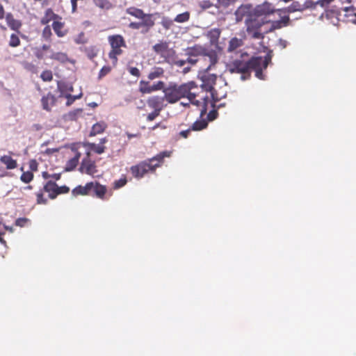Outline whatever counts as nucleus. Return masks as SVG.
Wrapping results in <instances>:
<instances>
[{"label":"nucleus","mask_w":356,"mask_h":356,"mask_svg":"<svg viewBox=\"0 0 356 356\" xmlns=\"http://www.w3.org/2000/svg\"><path fill=\"white\" fill-rule=\"evenodd\" d=\"M268 21L269 22L268 23H270V27L268 31L265 32L266 33L273 32L275 30L288 26L291 24V19L289 15H284L281 17V19L280 20Z\"/></svg>","instance_id":"obj_16"},{"label":"nucleus","mask_w":356,"mask_h":356,"mask_svg":"<svg viewBox=\"0 0 356 356\" xmlns=\"http://www.w3.org/2000/svg\"><path fill=\"white\" fill-rule=\"evenodd\" d=\"M92 192L95 193L96 197L100 199H104V195L107 191L106 187L104 185L100 184L97 181H92Z\"/></svg>","instance_id":"obj_26"},{"label":"nucleus","mask_w":356,"mask_h":356,"mask_svg":"<svg viewBox=\"0 0 356 356\" xmlns=\"http://www.w3.org/2000/svg\"><path fill=\"white\" fill-rule=\"evenodd\" d=\"M161 111L154 110L152 113H149L147 116V121H153L156 117L160 115Z\"/></svg>","instance_id":"obj_57"},{"label":"nucleus","mask_w":356,"mask_h":356,"mask_svg":"<svg viewBox=\"0 0 356 356\" xmlns=\"http://www.w3.org/2000/svg\"><path fill=\"white\" fill-rule=\"evenodd\" d=\"M95 5L103 10H109L113 8V4L108 0H93Z\"/></svg>","instance_id":"obj_34"},{"label":"nucleus","mask_w":356,"mask_h":356,"mask_svg":"<svg viewBox=\"0 0 356 356\" xmlns=\"http://www.w3.org/2000/svg\"><path fill=\"white\" fill-rule=\"evenodd\" d=\"M218 8L223 7V8H227L231 4L235 3L236 0H217Z\"/></svg>","instance_id":"obj_50"},{"label":"nucleus","mask_w":356,"mask_h":356,"mask_svg":"<svg viewBox=\"0 0 356 356\" xmlns=\"http://www.w3.org/2000/svg\"><path fill=\"white\" fill-rule=\"evenodd\" d=\"M202 83L201 85L202 90H205L206 92H210L211 95V97L214 101H218L219 98L216 97L214 95V85L216 84L217 76L215 74H210L209 72H205L202 76Z\"/></svg>","instance_id":"obj_10"},{"label":"nucleus","mask_w":356,"mask_h":356,"mask_svg":"<svg viewBox=\"0 0 356 356\" xmlns=\"http://www.w3.org/2000/svg\"><path fill=\"white\" fill-rule=\"evenodd\" d=\"M40 78L44 81H51L53 79V74L51 70H44L41 74Z\"/></svg>","instance_id":"obj_47"},{"label":"nucleus","mask_w":356,"mask_h":356,"mask_svg":"<svg viewBox=\"0 0 356 356\" xmlns=\"http://www.w3.org/2000/svg\"><path fill=\"white\" fill-rule=\"evenodd\" d=\"M81 96H82L81 93L78 95H72L70 94L65 95V97L67 99L66 106H69L72 105L76 99H80L81 97Z\"/></svg>","instance_id":"obj_48"},{"label":"nucleus","mask_w":356,"mask_h":356,"mask_svg":"<svg viewBox=\"0 0 356 356\" xmlns=\"http://www.w3.org/2000/svg\"><path fill=\"white\" fill-rule=\"evenodd\" d=\"M43 190H40L36 193L37 203L39 204H46L47 200L44 197Z\"/></svg>","instance_id":"obj_51"},{"label":"nucleus","mask_w":356,"mask_h":356,"mask_svg":"<svg viewBox=\"0 0 356 356\" xmlns=\"http://www.w3.org/2000/svg\"><path fill=\"white\" fill-rule=\"evenodd\" d=\"M108 41L111 46V50L108 53V58L112 60V63L115 66L118 63V57L122 54V47H126V42L121 35H112L108 37Z\"/></svg>","instance_id":"obj_6"},{"label":"nucleus","mask_w":356,"mask_h":356,"mask_svg":"<svg viewBox=\"0 0 356 356\" xmlns=\"http://www.w3.org/2000/svg\"><path fill=\"white\" fill-rule=\"evenodd\" d=\"M165 88V83L163 81H159L150 85L151 93L153 92L162 90L164 91Z\"/></svg>","instance_id":"obj_39"},{"label":"nucleus","mask_w":356,"mask_h":356,"mask_svg":"<svg viewBox=\"0 0 356 356\" xmlns=\"http://www.w3.org/2000/svg\"><path fill=\"white\" fill-rule=\"evenodd\" d=\"M65 23L62 19H56L52 23V29L58 37H64L67 33V30L64 29Z\"/></svg>","instance_id":"obj_24"},{"label":"nucleus","mask_w":356,"mask_h":356,"mask_svg":"<svg viewBox=\"0 0 356 356\" xmlns=\"http://www.w3.org/2000/svg\"><path fill=\"white\" fill-rule=\"evenodd\" d=\"M128 71L131 75H133L136 77H139L140 76V70L136 67H129Z\"/></svg>","instance_id":"obj_56"},{"label":"nucleus","mask_w":356,"mask_h":356,"mask_svg":"<svg viewBox=\"0 0 356 356\" xmlns=\"http://www.w3.org/2000/svg\"><path fill=\"white\" fill-rule=\"evenodd\" d=\"M268 22L263 18L259 19L254 15L250 16V18H246L245 24L248 35L252 39H263L265 33L261 31V27Z\"/></svg>","instance_id":"obj_4"},{"label":"nucleus","mask_w":356,"mask_h":356,"mask_svg":"<svg viewBox=\"0 0 356 356\" xmlns=\"http://www.w3.org/2000/svg\"><path fill=\"white\" fill-rule=\"evenodd\" d=\"M84 51L88 58L92 60L97 56L99 49L96 46H89L85 47Z\"/></svg>","instance_id":"obj_35"},{"label":"nucleus","mask_w":356,"mask_h":356,"mask_svg":"<svg viewBox=\"0 0 356 356\" xmlns=\"http://www.w3.org/2000/svg\"><path fill=\"white\" fill-rule=\"evenodd\" d=\"M111 71V67L108 65H105L102 67L98 74V80H101L106 75L108 74Z\"/></svg>","instance_id":"obj_46"},{"label":"nucleus","mask_w":356,"mask_h":356,"mask_svg":"<svg viewBox=\"0 0 356 356\" xmlns=\"http://www.w3.org/2000/svg\"><path fill=\"white\" fill-rule=\"evenodd\" d=\"M51 35V29L49 25H47L42 30V36L45 40L50 41Z\"/></svg>","instance_id":"obj_44"},{"label":"nucleus","mask_w":356,"mask_h":356,"mask_svg":"<svg viewBox=\"0 0 356 356\" xmlns=\"http://www.w3.org/2000/svg\"><path fill=\"white\" fill-rule=\"evenodd\" d=\"M213 6V3L210 0H203L199 2V6L203 10L210 8Z\"/></svg>","instance_id":"obj_52"},{"label":"nucleus","mask_w":356,"mask_h":356,"mask_svg":"<svg viewBox=\"0 0 356 356\" xmlns=\"http://www.w3.org/2000/svg\"><path fill=\"white\" fill-rule=\"evenodd\" d=\"M164 70L161 67H154L147 75V78L149 80H154L156 79L161 78L164 75Z\"/></svg>","instance_id":"obj_27"},{"label":"nucleus","mask_w":356,"mask_h":356,"mask_svg":"<svg viewBox=\"0 0 356 356\" xmlns=\"http://www.w3.org/2000/svg\"><path fill=\"white\" fill-rule=\"evenodd\" d=\"M0 161L6 165L8 170L15 169L17 166V161L8 155L2 156Z\"/></svg>","instance_id":"obj_28"},{"label":"nucleus","mask_w":356,"mask_h":356,"mask_svg":"<svg viewBox=\"0 0 356 356\" xmlns=\"http://www.w3.org/2000/svg\"><path fill=\"white\" fill-rule=\"evenodd\" d=\"M193 131V129H191V127L188 129L187 130H184V131H181L180 133H179V135L184 138H188L189 134L191 133V131Z\"/></svg>","instance_id":"obj_60"},{"label":"nucleus","mask_w":356,"mask_h":356,"mask_svg":"<svg viewBox=\"0 0 356 356\" xmlns=\"http://www.w3.org/2000/svg\"><path fill=\"white\" fill-rule=\"evenodd\" d=\"M81 157V153L77 152L75 156L70 159L65 166L66 171L73 170L78 165L79 159Z\"/></svg>","instance_id":"obj_30"},{"label":"nucleus","mask_w":356,"mask_h":356,"mask_svg":"<svg viewBox=\"0 0 356 356\" xmlns=\"http://www.w3.org/2000/svg\"><path fill=\"white\" fill-rule=\"evenodd\" d=\"M138 90L142 94H150V84L149 81L141 80L139 82Z\"/></svg>","instance_id":"obj_36"},{"label":"nucleus","mask_w":356,"mask_h":356,"mask_svg":"<svg viewBox=\"0 0 356 356\" xmlns=\"http://www.w3.org/2000/svg\"><path fill=\"white\" fill-rule=\"evenodd\" d=\"M34 175L31 171L23 172L20 176V180L25 183L29 184L33 179Z\"/></svg>","instance_id":"obj_41"},{"label":"nucleus","mask_w":356,"mask_h":356,"mask_svg":"<svg viewBox=\"0 0 356 356\" xmlns=\"http://www.w3.org/2000/svg\"><path fill=\"white\" fill-rule=\"evenodd\" d=\"M171 152L163 151L153 156L151 159L145 160L130 168L132 175L136 179H141L147 172H155L158 167H160L165 157H170Z\"/></svg>","instance_id":"obj_2"},{"label":"nucleus","mask_w":356,"mask_h":356,"mask_svg":"<svg viewBox=\"0 0 356 356\" xmlns=\"http://www.w3.org/2000/svg\"><path fill=\"white\" fill-rule=\"evenodd\" d=\"M334 1V0H318L316 1V3H318L321 7L327 9L330 4Z\"/></svg>","instance_id":"obj_54"},{"label":"nucleus","mask_w":356,"mask_h":356,"mask_svg":"<svg viewBox=\"0 0 356 356\" xmlns=\"http://www.w3.org/2000/svg\"><path fill=\"white\" fill-rule=\"evenodd\" d=\"M58 99V97H56L51 92L42 96L40 99L42 109L47 112H51L53 107L56 106Z\"/></svg>","instance_id":"obj_13"},{"label":"nucleus","mask_w":356,"mask_h":356,"mask_svg":"<svg viewBox=\"0 0 356 356\" xmlns=\"http://www.w3.org/2000/svg\"><path fill=\"white\" fill-rule=\"evenodd\" d=\"M92 187V181L87 183L85 186L79 185L72 189V195L74 197L91 195Z\"/></svg>","instance_id":"obj_19"},{"label":"nucleus","mask_w":356,"mask_h":356,"mask_svg":"<svg viewBox=\"0 0 356 356\" xmlns=\"http://www.w3.org/2000/svg\"><path fill=\"white\" fill-rule=\"evenodd\" d=\"M50 58L57 60L60 63H65L69 61L67 54L63 52H54L50 56Z\"/></svg>","instance_id":"obj_33"},{"label":"nucleus","mask_w":356,"mask_h":356,"mask_svg":"<svg viewBox=\"0 0 356 356\" xmlns=\"http://www.w3.org/2000/svg\"><path fill=\"white\" fill-rule=\"evenodd\" d=\"M69 191H70V188L67 187V186H58V188L56 189V193H52V195H51V199L54 200L58 195L67 193Z\"/></svg>","instance_id":"obj_43"},{"label":"nucleus","mask_w":356,"mask_h":356,"mask_svg":"<svg viewBox=\"0 0 356 356\" xmlns=\"http://www.w3.org/2000/svg\"><path fill=\"white\" fill-rule=\"evenodd\" d=\"M56 19H62V17L56 14L51 8H47L44 11V16L40 19V24L42 25H47L51 21H56Z\"/></svg>","instance_id":"obj_22"},{"label":"nucleus","mask_w":356,"mask_h":356,"mask_svg":"<svg viewBox=\"0 0 356 356\" xmlns=\"http://www.w3.org/2000/svg\"><path fill=\"white\" fill-rule=\"evenodd\" d=\"M29 165L31 171L33 172V171L38 170V163L35 159H31L29 162Z\"/></svg>","instance_id":"obj_55"},{"label":"nucleus","mask_w":356,"mask_h":356,"mask_svg":"<svg viewBox=\"0 0 356 356\" xmlns=\"http://www.w3.org/2000/svg\"><path fill=\"white\" fill-rule=\"evenodd\" d=\"M243 44V42L241 39L237 38L236 37L232 38L229 42L227 51L229 52L234 51L238 47H241Z\"/></svg>","instance_id":"obj_31"},{"label":"nucleus","mask_w":356,"mask_h":356,"mask_svg":"<svg viewBox=\"0 0 356 356\" xmlns=\"http://www.w3.org/2000/svg\"><path fill=\"white\" fill-rule=\"evenodd\" d=\"M79 170L81 173L92 176L97 172L95 162L90 159V152H88L87 156L82 160Z\"/></svg>","instance_id":"obj_12"},{"label":"nucleus","mask_w":356,"mask_h":356,"mask_svg":"<svg viewBox=\"0 0 356 356\" xmlns=\"http://www.w3.org/2000/svg\"><path fill=\"white\" fill-rule=\"evenodd\" d=\"M248 54H241L239 58L230 60L227 64V70L232 73L242 74L241 79L245 80V74L250 76L251 70L255 72V76L259 79H264L263 70L266 69L271 61V55L267 54L264 58L261 56L252 57L247 60Z\"/></svg>","instance_id":"obj_1"},{"label":"nucleus","mask_w":356,"mask_h":356,"mask_svg":"<svg viewBox=\"0 0 356 356\" xmlns=\"http://www.w3.org/2000/svg\"><path fill=\"white\" fill-rule=\"evenodd\" d=\"M82 112V109H77L73 112L69 113V116L71 119H74L76 113H81Z\"/></svg>","instance_id":"obj_62"},{"label":"nucleus","mask_w":356,"mask_h":356,"mask_svg":"<svg viewBox=\"0 0 356 356\" xmlns=\"http://www.w3.org/2000/svg\"><path fill=\"white\" fill-rule=\"evenodd\" d=\"M304 11L303 6L298 1H293L289 6L277 9V13L281 16L282 14H290L295 12H302Z\"/></svg>","instance_id":"obj_20"},{"label":"nucleus","mask_w":356,"mask_h":356,"mask_svg":"<svg viewBox=\"0 0 356 356\" xmlns=\"http://www.w3.org/2000/svg\"><path fill=\"white\" fill-rule=\"evenodd\" d=\"M186 54L191 56H204V59L209 62L207 71L210 70L212 66H214L218 61V57L215 51H208L201 45H195L193 47H188L186 49Z\"/></svg>","instance_id":"obj_7"},{"label":"nucleus","mask_w":356,"mask_h":356,"mask_svg":"<svg viewBox=\"0 0 356 356\" xmlns=\"http://www.w3.org/2000/svg\"><path fill=\"white\" fill-rule=\"evenodd\" d=\"M42 176L44 179H47L49 178H52L55 180H59L61 177L60 173H54V174H49L48 172H42Z\"/></svg>","instance_id":"obj_49"},{"label":"nucleus","mask_w":356,"mask_h":356,"mask_svg":"<svg viewBox=\"0 0 356 356\" xmlns=\"http://www.w3.org/2000/svg\"><path fill=\"white\" fill-rule=\"evenodd\" d=\"M57 188L58 185L56 182L49 180L44 184L43 191L49 193V197L51 199V195H52V193H56Z\"/></svg>","instance_id":"obj_32"},{"label":"nucleus","mask_w":356,"mask_h":356,"mask_svg":"<svg viewBox=\"0 0 356 356\" xmlns=\"http://www.w3.org/2000/svg\"><path fill=\"white\" fill-rule=\"evenodd\" d=\"M28 219L26 218H17L15 221V225L19 227H24L28 222Z\"/></svg>","instance_id":"obj_58"},{"label":"nucleus","mask_w":356,"mask_h":356,"mask_svg":"<svg viewBox=\"0 0 356 356\" xmlns=\"http://www.w3.org/2000/svg\"><path fill=\"white\" fill-rule=\"evenodd\" d=\"M207 125L208 122L205 120H197L193 124L191 129H193V131H200L205 129Z\"/></svg>","instance_id":"obj_37"},{"label":"nucleus","mask_w":356,"mask_h":356,"mask_svg":"<svg viewBox=\"0 0 356 356\" xmlns=\"http://www.w3.org/2000/svg\"><path fill=\"white\" fill-rule=\"evenodd\" d=\"M126 13L137 19L145 20V19H154V14L145 13L142 9L137 8L135 7H130L126 10Z\"/></svg>","instance_id":"obj_18"},{"label":"nucleus","mask_w":356,"mask_h":356,"mask_svg":"<svg viewBox=\"0 0 356 356\" xmlns=\"http://www.w3.org/2000/svg\"><path fill=\"white\" fill-rule=\"evenodd\" d=\"M153 51L163 58L162 62L171 63L175 61L177 55L174 49L166 41H160L152 47Z\"/></svg>","instance_id":"obj_9"},{"label":"nucleus","mask_w":356,"mask_h":356,"mask_svg":"<svg viewBox=\"0 0 356 356\" xmlns=\"http://www.w3.org/2000/svg\"><path fill=\"white\" fill-rule=\"evenodd\" d=\"M184 85H188L190 88L189 91L186 94L185 96L189 102L197 106H199L202 104L204 106L208 99L207 95L201 94L203 93L204 90H202V88L200 89L197 85L195 84V83L193 81L186 83ZM205 112L206 108L204 107L201 111V116H202Z\"/></svg>","instance_id":"obj_5"},{"label":"nucleus","mask_w":356,"mask_h":356,"mask_svg":"<svg viewBox=\"0 0 356 356\" xmlns=\"http://www.w3.org/2000/svg\"><path fill=\"white\" fill-rule=\"evenodd\" d=\"M107 127V125L104 122H99L95 124L90 133V136H96L97 134H99L103 133L106 128Z\"/></svg>","instance_id":"obj_29"},{"label":"nucleus","mask_w":356,"mask_h":356,"mask_svg":"<svg viewBox=\"0 0 356 356\" xmlns=\"http://www.w3.org/2000/svg\"><path fill=\"white\" fill-rule=\"evenodd\" d=\"M191 14L188 11L178 14L174 19V21L178 23H184L189 20Z\"/></svg>","instance_id":"obj_38"},{"label":"nucleus","mask_w":356,"mask_h":356,"mask_svg":"<svg viewBox=\"0 0 356 356\" xmlns=\"http://www.w3.org/2000/svg\"><path fill=\"white\" fill-rule=\"evenodd\" d=\"M218 116V112L216 110L211 111L208 115L207 118L209 121L215 120Z\"/></svg>","instance_id":"obj_59"},{"label":"nucleus","mask_w":356,"mask_h":356,"mask_svg":"<svg viewBox=\"0 0 356 356\" xmlns=\"http://www.w3.org/2000/svg\"><path fill=\"white\" fill-rule=\"evenodd\" d=\"M21 41L19 36L15 33L11 34L8 43L9 46L11 47H19Z\"/></svg>","instance_id":"obj_42"},{"label":"nucleus","mask_w":356,"mask_h":356,"mask_svg":"<svg viewBox=\"0 0 356 356\" xmlns=\"http://www.w3.org/2000/svg\"><path fill=\"white\" fill-rule=\"evenodd\" d=\"M275 12L277 13V9H275L271 3L265 1L254 8L253 15L259 19H265L267 16Z\"/></svg>","instance_id":"obj_11"},{"label":"nucleus","mask_w":356,"mask_h":356,"mask_svg":"<svg viewBox=\"0 0 356 356\" xmlns=\"http://www.w3.org/2000/svg\"><path fill=\"white\" fill-rule=\"evenodd\" d=\"M164 101L165 100L163 97L154 95L147 99V104L148 106L153 110L161 111L163 108L166 106L164 104Z\"/></svg>","instance_id":"obj_17"},{"label":"nucleus","mask_w":356,"mask_h":356,"mask_svg":"<svg viewBox=\"0 0 356 356\" xmlns=\"http://www.w3.org/2000/svg\"><path fill=\"white\" fill-rule=\"evenodd\" d=\"M35 56H36L38 59H42V58H43V54H42V52L40 50H38V51L35 52Z\"/></svg>","instance_id":"obj_64"},{"label":"nucleus","mask_w":356,"mask_h":356,"mask_svg":"<svg viewBox=\"0 0 356 356\" xmlns=\"http://www.w3.org/2000/svg\"><path fill=\"white\" fill-rule=\"evenodd\" d=\"M127 182L125 175H123L120 179L115 180L113 183V188L118 189L126 185Z\"/></svg>","instance_id":"obj_45"},{"label":"nucleus","mask_w":356,"mask_h":356,"mask_svg":"<svg viewBox=\"0 0 356 356\" xmlns=\"http://www.w3.org/2000/svg\"><path fill=\"white\" fill-rule=\"evenodd\" d=\"M220 35L221 30L218 28H214L207 31L206 33V37L209 39L211 45L217 46Z\"/></svg>","instance_id":"obj_23"},{"label":"nucleus","mask_w":356,"mask_h":356,"mask_svg":"<svg viewBox=\"0 0 356 356\" xmlns=\"http://www.w3.org/2000/svg\"><path fill=\"white\" fill-rule=\"evenodd\" d=\"M154 19H145L141 22H133L129 24L131 29L138 30L143 29L142 33H146L154 26Z\"/></svg>","instance_id":"obj_14"},{"label":"nucleus","mask_w":356,"mask_h":356,"mask_svg":"<svg viewBox=\"0 0 356 356\" xmlns=\"http://www.w3.org/2000/svg\"><path fill=\"white\" fill-rule=\"evenodd\" d=\"M341 11L344 12V16L349 17L353 16L354 18L348 19V21H351L356 23V13H354L353 7H346L341 9L332 8L331 9H325V13L322 14V17L325 16L326 19L330 20V22L334 25H337L341 20Z\"/></svg>","instance_id":"obj_8"},{"label":"nucleus","mask_w":356,"mask_h":356,"mask_svg":"<svg viewBox=\"0 0 356 356\" xmlns=\"http://www.w3.org/2000/svg\"><path fill=\"white\" fill-rule=\"evenodd\" d=\"M189 90L188 86L184 85V83L178 85L175 83H170L165 88L163 97L168 103L175 104L181 98H184Z\"/></svg>","instance_id":"obj_3"},{"label":"nucleus","mask_w":356,"mask_h":356,"mask_svg":"<svg viewBox=\"0 0 356 356\" xmlns=\"http://www.w3.org/2000/svg\"><path fill=\"white\" fill-rule=\"evenodd\" d=\"M304 8V10L309 8H316V6H318V3H316V1H306L303 4H302Z\"/></svg>","instance_id":"obj_53"},{"label":"nucleus","mask_w":356,"mask_h":356,"mask_svg":"<svg viewBox=\"0 0 356 356\" xmlns=\"http://www.w3.org/2000/svg\"><path fill=\"white\" fill-rule=\"evenodd\" d=\"M107 140L106 138H102L99 144L93 143H86L84 146L88 147L90 151H92L97 154H101L105 151V146L104 145L106 143Z\"/></svg>","instance_id":"obj_21"},{"label":"nucleus","mask_w":356,"mask_h":356,"mask_svg":"<svg viewBox=\"0 0 356 356\" xmlns=\"http://www.w3.org/2000/svg\"><path fill=\"white\" fill-rule=\"evenodd\" d=\"M254 8L252 5L246 4L239 6L235 12L237 21H242L244 17L250 18L253 15Z\"/></svg>","instance_id":"obj_15"},{"label":"nucleus","mask_w":356,"mask_h":356,"mask_svg":"<svg viewBox=\"0 0 356 356\" xmlns=\"http://www.w3.org/2000/svg\"><path fill=\"white\" fill-rule=\"evenodd\" d=\"M161 24L165 30H170L174 26V20L167 17H163L161 19Z\"/></svg>","instance_id":"obj_40"},{"label":"nucleus","mask_w":356,"mask_h":356,"mask_svg":"<svg viewBox=\"0 0 356 356\" xmlns=\"http://www.w3.org/2000/svg\"><path fill=\"white\" fill-rule=\"evenodd\" d=\"M5 15V10L3 6L0 3V19H3Z\"/></svg>","instance_id":"obj_63"},{"label":"nucleus","mask_w":356,"mask_h":356,"mask_svg":"<svg viewBox=\"0 0 356 356\" xmlns=\"http://www.w3.org/2000/svg\"><path fill=\"white\" fill-rule=\"evenodd\" d=\"M77 1L78 0H71L72 3V12L75 13L77 9Z\"/></svg>","instance_id":"obj_61"},{"label":"nucleus","mask_w":356,"mask_h":356,"mask_svg":"<svg viewBox=\"0 0 356 356\" xmlns=\"http://www.w3.org/2000/svg\"><path fill=\"white\" fill-rule=\"evenodd\" d=\"M6 20L8 26L13 31H19L22 27V22L18 19H15L12 13H7Z\"/></svg>","instance_id":"obj_25"}]
</instances>
